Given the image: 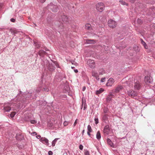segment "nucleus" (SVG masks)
<instances>
[{"instance_id": "f257e3e1", "label": "nucleus", "mask_w": 155, "mask_h": 155, "mask_svg": "<svg viewBox=\"0 0 155 155\" xmlns=\"http://www.w3.org/2000/svg\"><path fill=\"white\" fill-rule=\"evenodd\" d=\"M104 4L102 2H99L96 5V9L100 12H102L104 10Z\"/></svg>"}, {"instance_id": "f03ea898", "label": "nucleus", "mask_w": 155, "mask_h": 155, "mask_svg": "<svg viewBox=\"0 0 155 155\" xmlns=\"http://www.w3.org/2000/svg\"><path fill=\"white\" fill-rule=\"evenodd\" d=\"M48 7L49 8L54 12H57L58 10L57 6L53 5L52 3H50L49 5H48Z\"/></svg>"}, {"instance_id": "7ed1b4c3", "label": "nucleus", "mask_w": 155, "mask_h": 155, "mask_svg": "<svg viewBox=\"0 0 155 155\" xmlns=\"http://www.w3.org/2000/svg\"><path fill=\"white\" fill-rule=\"evenodd\" d=\"M108 26L111 28H114L116 27V22L112 19L109 20L108 22Z\"/></svg>"}, {"instance_id": "20e7f679", "label": "nucleus", "mask_w": 155, "mask_h": 155, "mask_svg": "<svg viewBox=\"0 0 155 155\" xmlns=\"http://www.w3.org/2000/svg\"><path fill=\"white\" fill-rule=\"evenodd\" d=\"M41 136H36V137L38 139H40V141L46 145H48V140L47 139L44 137H42L41 138Z\"/></svg>"}, {"instance_id": "39448f33", "label": "nucleus", "mask_w": 155, "mask_h": 155, "mask_svg": "<svg viewBox=\"0 0 155 155\" xmlns=\"http://www.w3.org/2000/svg\"><path fill=\"white\" fill-rule=\"evenodd\" d=\"M87 63L91 68H95V63L94 60H88L87 61Z\"/></svg>"}, {"instance_id": "423d86ee", "label": "nucleus", "mask_w": 155, "mask_h": 155, "mask_svg": "<svg viewBox=\"0 0 155 155\" xmlns=\"http://www.w3.org/2000/svg\"><path fill=\"white\" fill-rule=\"evenodd\" d=\"M128 95L131 97H132L133 98L137 95V93L133 90H130L128 91Z\"/></svg>"}, {"instance_id": "0eeeda50", "label": "nucleus", "mask_w": 155, "mask_h": 155, "mask_svg": "<svg viewBox=\"0 0 155 155\" xmlns=\"http://www.w3.org/2000/svg\"><path fill=\"white\" fill-rule=\"evenodd\" d=\"M110 131L109 127L108 125H106L104 127V133L105 135L108 134Z\"/></svg>"}, {"instance_id": "6e6552de", "label": "nucleus", "mask_w": 155, "mask_h": 155, "mask_svg": "<svg viewBox=\"0 0 155 155\" xmlns=\"http://www.w3.org/2000/svg\"><path fill=\"white\" fill-rule=\"evenodd\" d=\"M141 85L140 82L139 81H137L135 82L134 85V87L135 89L139 90L141 87Z\"/></svg>"}, {"instance_id": "1a4fd4ad", "label": "nucleus", "mask_w": 155, "mask_h": 155, "mask_svg": "<svg viewBox=\"0 0 155 155\" xmlns=\"http://www.w3.org/2000/svg\"><path fill=\"white\" fill-rule=\"evenodd\" d=\"M114 82V80L112 78H110L108 81L106 85L107 86H112Z\"/></svg>"}, {"instance_id": "9d476101", "label": "nucleus", "mask_w": 155, "mask_h": 155, "mask_svg": "<svg viewBox=\"0 0 155 155\" xmlns=\"http://www.w3.org/2000/svg\"><path fill=\"white\" fill-rule=\"evenodd\" d=\"M92 76L93 77H95L96 79L97 80H99V75L95 71H93L92 72Z\"/></svg>"}, {"instance_id": "9b49d317", "label": "nucleus", "mask_w": 155, "mask_h": 155, "mask_svg": "<svg viewBox=\"0 0 155 155\" xmlns=\"http://www.w3.org/2000/svg\"><path fill=\"white\" fill-rule=\"evenodd\" d=\"M144 81L147 84L151 83L152 82L150 78L148 76H146L145 77Z\"/></svg>"}, {"instance_id": "f8f14e48", "label": "nucleus", "mask_w": 155, "mask_h": 155, "mask_svg": "<svg viewBox=\"0 0 155 155\" xmlns=\"http://www.w3.org/2000/svg\"><path fill=\"white\" fill-rule=\"evenodd\" d=\"M123 87L121 85H118L116 88L115 89V91L116 93L122 90L123 89Z\"/></svg>"}, {"instance_id": "ddd939ff", "label": "nucleus", "mask_w": 155, "mask_h": 155, "mask_svg": "<svg viewBox=\"0 0 155 155\" xmlns=\"http://www.w3.org/2000/svg\"><path fill=\"white\" fill-rule=\"evenodd\" d=\"M61 18L62 21L64 22H66L68 21V18L67 16L66 15H63L62 16Z\"/></svg>"}, {"instance_id": "4468645a", "label": "nucleus", "mask_w": 155, "mask_h": 155, "mask_svg": "<svg viewBox=\"0 0 155 155\" xmlns=\"http://www.w3.org/2000/svg\"><path fill=\"white\" fill-rule=\"evenodd\" d=\"M92 131V130L91 127L90 125H88L87 126V133L88 135H91L90 133Z\"/></svg>"}, {"instance_id": "2eb2a0df", "label": "nucleus", "mask_w": 155, "mask_h": 155, "mask_svg": "<svg viewBox=\"0 0 155 155\" xmlns=\"http://www.w3.org/2000/svg\"><path fill=\"white\" fill-rule=\"evenodd\" d=\"M86 42L88 44H94L96 42V41L94 40L88 39L87 40Z\"/></svg>"}, {"instance_id": "dca6fc26", "label": "nucleus", "mask_w": 155, "mask_h": 155, "mask_svg": "<svg viewBox=\"0 0 155 155\" xmlns=\"http://www.w3.org/2000/svg\"><path fill=\"white\" fill-rule=\"evenodd\" d=\"M107 143L111 147H114L113 143L110 139H107Z\"/></svg>"}, {"instance_id": "f3484780", "label": "nucleus", "mask_w": 155, "mask_h": 155, "mask_svg": "<svg viewBox=\"0 0 155 155\" xmlns=\"http://www.w3.org/2000/svg\"><path fill=\"white\" fill-rule=\"evenodd\" d=\"M91 27V25L89 24H86L85 25V28L87 30H91L92 29Z\"/></svg>"}, {"instance_id": "a211bd4d", "label": "nucleus", "mask_w": 155, "mask_h": 155, "mask_svg": "<svg viewBox=\"0 0 155 155\" xmlns=\"http://www.w3.org/2000/svg\"><path fill=\"white\" fill-rule=\"evenodd\" d=\"M113 95L112 94H110L109 95L107 98V101H110L112 98L113 97Z\"/></svg>"}, {"instance_id": "6ab92c4d", "label": "nucleus", "mask_w": 155, "mask_h": 155, "mask_svg": "<svg viewBox=\"0 0 155 155\" xmlns=\"http://www.w3.org/2000/svg\"><path fill=\"white\" fill-rule=\"evenodd\" d=\"M104 91V90L103 89L101 88L100 89L98 90H97L96 91V94H98L101 93L102 92H103Z\"/></svg>"}, {"instance_id": "aec40b11", "label": "nucleus", "mask_w": 155, "mask_h": 155, "mask_svg": "<svg viewBox=\"0 0 155 155\" xmlns=\"http://www.w3.org/2000/svg\"><path fill=\"white\" fill-rule=\"evenodd\" d=\"M140 41L142 44L143 45L144 47V48L145 49L147 48V46L146 43L143 41V40L142 39H140Z\"/></svg>"}, {"instance_id": "412c9836", "label": "nucleus", "mask_w": 155, "mask_h": 155, "mask_svg": "<svg viewBox=\"0 0 155 155\" xmlns=\"http://www.w3.org/2000/svg\"><path fill=\"white\" fill-rule=\"evenodd\" d=\"M4 109L5 111L8 112L11 110V108L10 107L5 106L4 107Z\"/></svg>"}, {"instance_id": "4be33fe9", "label": "nucleus", "mask_w": 155, "mask_h": 155, "mask_svg": "<svg viewBox=\"0 0 155 155\" xmlns=\"http://www.w3.org/2000/svg\"><path fill=\"white\" fill-rule=\"evenodd\" d=\"M46 52L43 50H40L39 52V54L40 56H42L43 55L45 54Z\"/></svg>"}, {"instance_id": "5701e85b", "label": "nucleus", "mask_w": 155, "mask_h": 155, "mask_svg": "<svg viewBox=\"0 0 155 155\" xmlns=\"http://www.w3.org/2000/svg\"><path fill=\"white\" fill-rule=\"evenodd\" d=\"M16 138L17 140H23L24 139L23 136H16Z\"/></svg>"}, {"instance_id": "b1692460", "label": "nucleus", "mask_w": 155, "mask_h": 155, "mask_svg": "<svg viewBox=\"0 0 155 155\" xmlns=\"http://www.w3.org/2000/svg\"><path fill=\"white\" fill-rule=\"evenodd\" d=\"M119 1V2L123 5H128V4L123 0H120Z\"/></svg>"}, {"instance_id": "393cba45", "label": "nucleus", "mask_w": 155, "mask_h": 155, "mask_svg": "<svg viewBox=\"0 0 155 155\" xmlns=\"http://www.w3.org/2000/svg\"><path fill=\"white\" fill-rule=\"evenodd\" d=\"M16 114V113L15 112H13L11 113L10 114V116L11 117H14Z\"/></svg>"}, {"instance_id": "a878e982", "label": "nucleus", "mask_w": 155, "mask_h": 155, "mask_svg": "<svg viewBox=\"0 0 155 155\" xmlns=\"http://www.w3.org/2000/svg\"><path fill=\"white\" fill-rule=\"evenodd\" d=\"M85 155H90L89 152L87 150H86L84 152Z\"/></svg>"}, {"instance_id": "bb28decb", "label": "nucleus", "mask_w": 155, "mask_h": 155, "mask_svg": "<svg viewBox=\"0 0 155 155\" xmlns=\"http://www.w3.org/2000/svg\"><path fill=\"white\" fill-rule=\"evenodd\" d=\"M137 22L138 24H141L142 23V21L139 18L138 19Z\"/></svg>"}, {"instance_id": "cd10ccee", "label": "nucleus", "mask_w": 155, "mask_h": 155, "mask_svg": "<svg viewBox=\"0 0 155 155\" xmlns=\"http://www.w3.org/2000/svg\"><path fill=\"white\" fill-rule=\"evenodd\" d=\"M31 123L32 124H34L36 123L37 122L34 120H31Z\"/></svg>"}, {"instance_id": "c85d7f7f", "label": "nucleus", "mask_w": 155, "mask_h": 155, "mask_svg": "<svg viewBox=\"0 0 155 155\" xmlns=\"http://www.w3.org/2000/svg\"><path fill=\"white\" fill-rule=\"evenodd\" d=\"M105 81V78H102L101 80V81L102 82H104Z\"/></svg>"}, {"instance_id": "c756f323", "label": "nucleus", "mask_w": 155, "mask_h": 155, "mask_svg": "<svg viewBox=\"0 0 155 155\" xmlns=\"http://www.w3.org/2000/svg\"><path fill=\"white\" fill-rule=\"evenodd\" d=\"M31 134L32 135V136H36L37 134V133L35 132H32V133Z\"/></svg>"}, {"instance_id": "7c9ffc66", "label": "nucleus", "mask_w": 155, "mask_h": 155, "mask_svg": "<svg viewBox=\"0 0 155 155\" xmlns=\"http://www.w3.org/2000/svg\"><path fill=\"white\" fill-rule=\"evenodd\" d=\"M94 120L96 124H97L98 123V118H95Z\"/></svg>"}, {"instance_id": "2f4dec72", "label": "nucleus", "mask_w": 155, "mask_h": 155, "mask_svg": "<svg viewBox=\"0 0 155 155\" xmlns=\"http://www.w3.org/2000/svg\"><path fill=\"white\" fill-rule=\"evenodd\" d=\"M68 124V122L67 121H64V126H67Z\"/></svg>"}, {"instance_id": "473e14b6", "label": "nucleus", "mask_w": 155, "mask_h": 155, "mask_svg": "<svg viewBox=\"0 0 155 155\" xmlns=\"http://www.w3.org/2000/svg\"><path fill=\"white\" fill-rule=\"evenodd\" d=\"M83 147L82 145L80 144L79 146V148L81 150H82L83 149Z\"/></svg>"}, {"instance_id": "72a5a7b5", "label": "nucleus", "mask_w": 155, "mask_h": 155, "mask_svg": "<svg viewBox=\"0 0 155 155\" xmlns=\"http://www.w3.org/2000/svg\"><path fill=\"white\" fill-rule=\"evenodd\" d=\"M96 136H101V134L100 131H98L97 134Z\"/></svg>"}, {"instance_id": "f704fd0d", "label": "nucleus", "mask_w": 155, "mask_h": 155, "mask_svg": "<svg viewBox=\"0 0 155 155\" xmlns=\"http://www.w3.org/2000/svg\"><path fill=\"white\" fill-rule=\"evenodd\" d=\"M11 21L14 22L15 21V19L14 18H12L11 19Z\"/></svg>"}, {"instance_id": "c9c22d12", "label": "nucleus", "mask_w": 155, "mask_h": 155, "mask_svg": "<svg viewBox=\"0 0 155 155\" xmlns=\"http://www.w3.org/2000/svg\"><path fill=\"white\" fill-rule=\"evenodd\" d=\"M48 154L49 155H52V152L51 151H49L48 152Z\"/></svg>"}, {"instance_id": "e433bc0d", "label": "nucleus", "mask_w": 155, "mask_h": 155, "mask_svg": "<svg viewBox=\"0 0 155 155\" xmlns=\"http://www.w3.org/2000/svg\"><path fill=\"white\" fill-rule=\"evenodd\" d=\"M40 0V2L41 3H43L46 0Z\"/></svg>"}, {"instance_id": "4c0bfd02", "label": "nucleus", "mask_w": 155, "mask_h": 155, "mask_svg": "<svg viewBox=\"0 0 155 155\" xmlns=\"http://www.w3.org/2000/svg\"><path fill=\"white\" fill-rule=\"evenodd\" d=\"M77 119L75 120V122H74V126H75L76 125V124H77Z\"/></svg>"}, {"instance_id": "58836bf2", "label": "nucleus", "mask_w": 155, "mask_h": 155, "mask_svg": "<svg viewBox=\"0 0 155 155\" xmlns=\"http://www.w3.org/2000/svg\"><path fill=\"white\" fill-rule=\"evenodd\" d=\"M59 139L58 138H56L53 141L54 142L56 143L57 140H58Z\"/></svg>"}, {"instance_id": "ea45409f", "label": "nucleus", "mask_w": 155, "mask_h": 155, "mask_svg": "<svg viewBox=\"0 0 155 155\" xmlns=\"http://www.w3.org/2000/svg\"><path fill=\"white\" fill-rule=\"evenodd\" d=\"M59 139L58 138H56L53 141L54 142L56 143L57 140H58Z\"/></svg>"}, {"instance_id": "a19ab883", "label": "nucleus", "mask_w": 155, "mask_h": 155, "mask_svg": "<svg viewBox=\"0 0 155 155\" xmlns=\"http://www.w3.org/2000/svg\"><path fill=\"white\" fill-rule=\"evenodd\" d=\"M135 0H129L130 2L132 3H134L135 1Z\"/></svg>"}, {"instance_id": "79ce46f5", "label": "nucleus", "mask_w": 155, "mask_h": 155, "mask_svg": "<svg viewBox=\"0 0 155 155\" xmlns=\"http://www.w3.org/2000/svg\"><path fill=\"white\" fill-rule=\"evenodd\" d=\"M86 87L85 86L83 87H82V90L83 91H84L85 90Z\"/></svg>"}, {"instance_id": "37998d69", "label": "nucleus", "mask_w": 155, "mask_h": 155, "mask_svg": "<svg viewBox=\"0 0 155 155\" xmlns=\"http://www.w3.org/2000/svg\"><path fill=\"white\" fill-rule=\"evenodd\" d=\"M55 143L52 141V145L53 146H55Z\"/></svg>"}, {"instance_id": "c03bdc74", "label": "nucleus", "mask_w": 155, "mask_h": 155, "mask_svg": "<svg viewBox=\"0 0 155 155\" xmlns=\"http://www.w3.org/2000/svg\"><path fill=\"white\" fill-rule=\"evenodd\" d=\"M96 137L98 140H99L100 139L101 136H96Z\"/></svg>"}, {"instance_id": "a18cd8bd", "label": "nucleus", "mask_w": 155, "mask_h": 155, "mask_svg": "<svg viewBox=\"0 0 155 155\" xmlns=\"http://www.w3.org/2000/svg\"><path fill=\"white\" fill-rule=\"evenodd\" d=\"M36 47L37 48H39V47H40V46L39 45H36Z\"/></svg>"}, {"instance_id": "49530a36", "label": "nucleus", "mask_w": 155, "mask_h": 155, "mask_svg": "<svg viewBox=\"0 0 155 155\" xmlns=\"http://www.w3.org/2000/svg\"><path fill=\"white\" fill-rule=\"evenodd\" d=\"M74 71L76 73H77L78 72V71L77 69L74 70Z\"/></svg>"}, {"instance_id": "de8ad7c7", "label": "nucleus", "mask_w": 155, "mask_h": 155, "mask_svg": "<svg viewBox=\"0 0 155 155\" xmlns=\"http://www.w3.org/2000/svg\"><path fill=\"white\" fill-rule=\"evenodd\" d=\"M104 113H107V111L105 110H104Z\"/></svg>"}, {"instance_id": "09e8293b", "label": "nucleus", "mask_w": 155, "mask_h": 155, "mask_svg": "<svg viewBox=\"0 0 155 155\" xmlns=\"http://www.w3.org/2000/svg\"><path fill=\"white\" fill-rule=\"evenodd\" d=\"M104 113H107V111L105 110H104Z\"/></svg>"}, {"instance_id": "8fccbe9b", "label": "nucleus", "mask_w": 155, "mask_h": 155, "mask_svg": "<svg viewBox=\"0 0 155 155\" xmlns=\"http://www.w3.org/2000/svg\"><path fill=\"white\" fill-rule=\"evenodd\" d=\"M85 107H84V109H85Z\"/></svg>"}]
</instances>
